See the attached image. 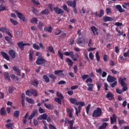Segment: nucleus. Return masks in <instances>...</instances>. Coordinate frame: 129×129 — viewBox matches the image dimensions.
<instances>
[{
	"mask_svg": "<svg viewBox=\"0 0 129 129\" xmlns=\"http://www.w3.org/2000/svg\"><path fill=\"white\" fill-rule=\"evenodd\" d=\"M56 96H57L58 98H60L61 99H63V98H64V96H63V95H62L61 93L59 92H56Z\"/></svg>",
	"mask_w": 129,
	"mask_h": 129,
	"instance_id": "obj_51",
	"label": "nucleus"
},
{
	"mask_svg": "<svg viewBox=\"0 0 129 129\" xmlns=\"http://www.w3.org/2000/svg\"><path fill=\"white\" fill-rule=\"evenodd\" d=\"M37 113H38V110L35 109V110H33L32 111V112L31 113V115L29 116L28 119L29 120H31V119H33V118L35 117V116H36V114H37Z\"/></svg>",
	"mask_w": 129,
	"mask_h": 129,
	"instance_id": "obj_14",
	"label": "nucleus"
},
{
	"mask_svg": "<svg viewBox=\"0 0 129 129\" xmlns=\"http://www.w3.org/2000/svg\"><path fill=\"white\" fill-rule=\"evenodd\" d=\"M111 124H113V122H116V115L115 114H113L112 116L110 117Z\"/></svg>",
	"mask_w": 129,
	"mask_h": 129,
	"instance_id": "obj_16",
	"label": "nucleus"
},
{
	"mask_svg": "<svg viewBox=\"0 0 129 129\" xmlns=\"http://www.w3.org/2000/svg\"><path fill=\"white\" fill-rule=\"evenodd\" d=\"M63 55L64 56H70V57L73 58V61H77V58L75 57V55H74V52L73 51H66L63 52Z\"/></svg>",
	"mask_w": 129,
	"mask_h": 129,
	"instance_id": "obj_5",
	"label": "nucleus"
},
{
	"mask_svg": "<svg viewBox=\"0 0 129 129\" xmlns=\"http://www.w3.org/2000/svg\"><path fill=\"white\" fill-rule=\"evenodd\" d=\"M53 29L51 26L46 27L44 28V32H48V33H52Z\"/></svg>",
	"mask_w": 129,
	"mask_h": 129,
	"instance_id": "obj_26",
	"label": "nucleus"
},
{
	"mask_svg": "<svg viewBox=\"0 0 129 129\" xmlns=\"http://www.w3.org/2000/svg\"><path fill=\"white\" fill-rule=\"evenodd\" d=\"M67 4L69 7L76 8V0H74L73 1H68L67 2Z\"/></svg>",
	"mask_w": 129,
	"mask_h": 129,
	"instance_id": "obj_9",
	"label": "nucleus"
},
{
	"mask_svg": "<svg viewBox=\"0 0 129 129\" xmlns=\"http://www.w3.org/2000/svg\"><path fill=\"white\" fill-rule=\"evenodd\" d=\"M20 35H21V32H20V31H15V37H16V38H19Z\"/></svg>",
	"mask_w": 129,
	"mask_h": 129,
	"instance_id": "obj_61",
	"label": "nucleus"
},
{
	"mask_svg": "<svg viewBox=\"0 0 129 129\" xmlns=\"http://www.w3.org/2000/svg\"><path fill=\"white\" fill-rule=\"evenodd\" d=\"M104 15V11L103 10H101L100 11V13L98 14V17L99 18H101L102 16Z\"/></svg>",
	"mask_w": 129,
	"mask_h": 129,
	"instance_id": "obj_52",
	"label": "nucleus"
},
{
	"mask_svg": "<svg viewBox=\"0 0 129 129\" xmlns=\"http://www.w3.org/2000/svg\"><path fill=\"white\" fill-rule=\"evenodd\" d=\"M33 47L34 49H35V50H40V46L38 45V44H36V43H34L33 44Z\"/></svg>",
	"mask_w": 129,
	"mask_h": 129,
	"instance_id": "obj_58",
	"label": "nucleus"
},
{
	"mask_svg": "<svg viewBox=\"0 0 129 129\" xmlns=\"http://www.w3.org/2000/svg\"><path fill=\"white\" fill-rule=\"evenodd\" d=\"M46 63V60L42 57H39L36 61L37 65H42Z\"/></svg>",
	"mask_w": 129,
	"mask_h": 129,
	"instance_id": "obj_7",
	"label": "nucleus"
},
{
	"mask_svg": "<svg viewBox=\"0 0 129 129\" xmlns=\"http://www.w3.org/2000/svg\"><path fill=\"white\" fill-rule=\"evenodd\" d=\"M115 8L119 13H123L124 12V9H122L121 6L120 5H117L115 6Z\"/></svg>",
	"mask_w": 129,
	"mask_h": 129,
	"instance_id": "obj_19",
	"label": "nucleus"
},
{
	"mask_svg": "<svg viewBox=\"0 0 129 129\" xmlns=\"http://www.w3.org/2000/svg\"><path fill=\"white\" fill-rule=\"evenodd\" d=\"M116 81V78L110 75H109L107 78V81L109 82V83H112L114 81Z\"/></svg>",
	"mask_w": 129,
	"mask_h": 129,
	"instance_id": "obj_8",
	"label": "nucleus"
},
{
	"mask_svg": "<svg viewBox=\"0 0 129 129\" xmlns=\"http://www.w3.org/2000/svg\"><path fill=\"white\" fill-rule=\"evenodd\" d=\"M48 117V115H47L46 113H43L40 115H39L37 117V119L39 120H42V119H44V120H46Z\"/></svg>",
	"mask_w": 129,
	"mask_h": 129,
	"instance_id": "obj_13",
	"label": "nucleus"
},
{
	"mask_svg": "<svg viewBox=\"0 0 129 129\" xmlns=\"http://www.w3.org/2000/svg\"><path fill=\"white\" fill-rule=\"evenodd\" d=\"M44 105L46 107V108H47V109H51V108L52 107V105H51V104H48V105H47L46 103H44Z\"/></svg>",
	"mask_w": 129,
	"mask_h": 129,
	"instance_id": "obj_59",
	"label": "nucleus"
},
{
	"mask_svg": "<svg viewBox=\"0 0 129 129\" xmlns=\"http://www.w3.org/2000/svg\"><path fill=\"white\" fill-rule=\"evenodd\" d=\"M48 77H49V78H51V82H55V80H56V79H57V77L55 76H54V75L53 74H49L48 75Z\"/></svg>",
	"mask_w": 129,
	"mask_h": 129,
	"instance_id": "obj_32",
	"label": "nucleus"
},
{
	"mask_svg": "<svg viewBox=\"0 0 129 129\" xmlns=\"http://www.w3.org/2000/svg\"><path fill=\"white\" fill-rule=\"evenodd\" d=\"M86 43V41H85V39L83 38L82 37L78 38L77 39V44L79 45V46L81 47H84V46H85Z\"/></svg>",
	"mask_w": 129,
	"mask_h": 129,
	"instance_id": "obj_4",
	"label": "nucleus"
},
{
	"mask_svg": "<svg viewBox=\"0 0 129 129\" xmlns=\"http://www.w3.org/2000/svg\"><path fill=\"white\" fill-rule=\"evenodd\" d=\"M66 62H67V63H68L69 66H72V65H73V62L72 60H71L69 58H67L66 59Z\"/></svg>",
	"mask_w": 129,
	"mask_h": 129,
	"instance_id": "obj_27",
	"label": "nucleus"
},
{
	"mask_svg": "<svg viewBox=\"0 0 129 129\" xmlns=\"http://www.w3.org/2000/svg\"><path fill=\"white\" fill-rule=\"evenodd\" d=\"M62 99H61V98H54V101H55V102H57V103H58V104H62Z\"/></svg>",
	"mask_w": 129,
	"mask_h": 129,
	"instance_id": "obj_38",
	"label": "nucleus"
},
{
	"mask_svg": "<svg viewBox=\"0 0 129 129\" xmlns=\"http://www.w3.org/2000/svg\"><path fill=\"white\" fill-rule=\"evenodd\" d=\"M87 86H88L87 89L88 91H92V90H93V88H94V84H88Z\"/></svg>",
	"mask_w": 129,
	"mask_h": 129,
	"instance_id": "obj_23",
	"label": "nucleus"
},
{
	"mask_svg": "<svg viewBox=\"0 0 129 129\" xmlns=\"http://www.w3.org/2000/svg\"><path fill=\"white\" fill-rule=\"evenodd\" d=\"M102 113V110H101V108L97 107V109L93 111L92 113V116L93 117H99L101 115Z\"/></svg>",
	"mask_w": 129,
	"mask_h": 129,
	"instance_id": "obj_3",
	"label": "nucleus"
},
{
	"mask_svg": "<svg viewBox=\"0 0 129 129\" xmlns=\"http://www.w3.org/2000/svg\"><path fill=\"white\" fill-rule=\"evenodd\" d=\"M57 55H58V57L60 58V59H61V60H63V59H64L63 53L61 52V50L58 51Z\"/></svg>",
	"mask_w": 129,
	"mask_h": 129,
	"instance_id": "obj_41",
	"label": "nucleus"
},
{
	"mask_svg": "<svg viewBox=\"0 0 129 129\" xmlns=\"http://www.w3.org/2000/svg\"><path fill=\"white\" fill-rule=\"evenodd\" d=\"M118 124L120 125H121V124H123V123H125V121H124V120H120V118H118Z\"/></svg>",
	"mask_w": 129,
	"mask_h": 129,
	"instance_id": "obj_57",
	"label": "nucleus"
},
{
	"mask_svg": "<svg viewBox=\"0 0 129 129\" xmlns=\"http://www.w3.org/2000/svg\"><path fill=\"white\" fill-rule=\"evenodd\" d=\"M31 95H33L35 97L38 96V93L37 92V90L34 89H31Z\"/></svg>",
	"mask_w": 129,
	"mask_h": 129,
	"instance_id": "obj_34",
	"label": "nucleus"
},
{
	"mask_svg": "<svg viewBox=\"0 0 129 129\" xmlns=\"http://www.w3.org/2000/svg\"><path fill=\"white\" fill-rule=\"evenodd\" d=\"M103 21L105 22H111L112 21H113V18L109 16H105L103 17Z\"/></svg>",
	"mask_w": 129,
	"mask_h": 129,
	"instance_id": "obj_18",
	"label": "nucleus"
},
{
	"mask_svg": "<svg viewBox=\"0 0 129 129\" xmlns=\"http://www.w3.org/2000/svg\"><path fill=\"white\" fill-rule=\"evenodd\" d=\"M91 30L93 32L94 36H95L96 34L98 35V29L95 26H92L91 27ZM95 32L96 34H95Z\"/></svg>",
	"mask_w": 129,
	"mask_h": 129,
	"instance_id": "obj_17",
	"label": "nucleus"
},
{
	"mask_svg": "<svg viewBox=\"0 0 129 129\" xmlns=\"http://www.w3.org/2000/svg\"><path fill=\"white\" fill-rule=\"evenodd\" d=\"M13 115L15 117H19V116L20 115V111H15L13 113Z\"/></svg>",
	"mask_w": 129,
	"mask_h": 129,
	"instance_id": "obj_48",
	"label": "nucleus"
},
{
	"mask_svg": "<svg viewBox=\"0 0 129 129\" xmlns=\"http://www.w3.org/2000/svg\"><path fill=\"white\" fill-rule=\"evenodd\" d=\"M106 98H110L109 100H112L114 98L113 97V95L110 92H109L106 95Z\"/></svg>",
	"mask_w": 129,
	"mask_h": 129,
	"instance_id": "obj_24",
	"label": "nucleus"
},
{
	"mask_svg": "<svg viewBox=\"0 0 129 129\" xmlns=\"http://www.w3.org/2000/svg\"><path fill=\"white\" fill-rule=\"evenodd\" d=\"M50 13V11H49V10L47 9H45L44 10H42L40 14L41 15H49V13Z\"/></svg>",
	"mask_w": 129,
	"mask_h": 129,
	"instance_id": "obj_31",
	"label": "nucleus"
},
{
	"mask_svg": "<svg viewBox=\"0 0 129 129\" xmlns=\"http://www.w3.org/2000/svg\"><path fill=\"white\" fill-rule=\"evenodd\" d=\"M30 22L31 24H36V25H37V24H38V19L33 17L31 19Z\"/></svg>",
	"mask_w": 129,
	"mask_h": 129,
	"instance_id": "obj_40",
	"label": "nucleus"
},
{
	"mask_svg": "<svg viewBox=\"0 0 129 129\" xmlns=\"http://www.w3.org/2000/svg\"><path fill=\"white\" fill-rule=\"evenodd\" d=\"M5 39L7 41H8V43H9V44H13V42H12V39H11V38H10V37L6 36L5 37Z\"/></svg>",
	"mask_w": 129,
	"mask_h": 129,
	"instance_id": "obj_49",
	"label": "nucleus"
},
{
	"mask_svg": "<svg viewBox=\"0 0 129 129\" xmlns=\"http://www.w3.org/2000/svg\"><path fill=\"white\" fill-rule=\"evenodd\" d=\"M6 34H7V35L8 36H10L11 39H12V38H13V35L12 34V33H11V32H10V30L9 29H7V30L6 31Z\"/></svg>",
	"mask_w": 129,
	"mask_h": 129,
	"instance_id": "obj_62",
	"label": "nucleus"
},
{
	"mask_svg": "<svg viewBox=\"0 0 129 129\" xmlns=\"http://www.w3.org/2000/svg\"><path fill=\"white\" fill-rule=\"evenodd\" d=\"M0 114L1 115H7V111H6V108L4 107H2L0 109Z\"/></svg>",
	"mask_w": 129,
	"mask_h": 129,
	"instance_id": "obj_22",
	"label": "nucleus"
},
{
	"mask_svg": "<svg viewBox=\"0 0 129 129\" xmlns=\"http://www.w3.org/2000/svg\"><path fill=\"white\" fill-rule=\"evenodd\" d=\"M70 101H71V103H72V104H75V105H79L78 108L76 107V106H74V107L76 110V115H77V116H79V115L78 114L80 113V111H81V107H82V106H85V103L82 101L78 102L76 98H70Z\"/></svg>",
	"mask_w": 129,
	"mask_h": 129,
	"instance_id": "obj_1",
	"label": "nucleus"
},
{
	"mask_svg": "<svg viewBox=\"0 0 129 129\" xmlns=\"http://www.w3.org/2000/svg\"><path fill=\"white\" fill-rule=\"evenodd\" d=\"M125 81H126V78H119L118 79L119 83H120L122 87H123L122 90L123 92H124V91H126L127 89V87L126 86V83H125Z\"/></svg>",
	"mask_w": 129,
	"mask_h": 129,
	"instance_id": "obj_2",
	"label": "nucleus"
},
{
	"mask_svg": "<svg viewBox=\"0 0 129 129\" xmlns=\"http://www.w3.org/2000/svg\"><path fill=\"white\" fill-rule=\"evenodd\" d=\"M9 54L12 59H15L16 58V52L14 49H10L9 51Z\"/></svg>",
	"mask_w": 129,
	"mask_h": 129,
	"instance_id": "obj_15",
	"label": "nucleus"
},
{
	"mask_svg": "<svg viewBox=\"0 0 129 129\" xmlns=\"http://www.w3.org/2000/svg\"><path fill=\"white\" fill-rule=\"evenodd\" d=\"M33 123L35 126H37V125H39V120H38V119H34Z\"/></svg>",
	"mask_w": 129,
	"mask_h": 129,
	"instance_id": "obj_53",
	"label": "nucleus"
},
{
	"mask_svg": "<svg viewBox=\"0 0 129 129\" xmlns=\"http://www.w3.org/2000/svg\"><path fill=\"white\" fill-rule=\"evenodd\" d=\"M38 111L39 113H45V112H46V111H45L44 109L42 108V107H39Z\"/></svg>",
	"mask_w": 129,
	"mask_h": 129,
	"instance_id": "obj_56",
	"label": "nucleus"
},
{
	"mask_svg": "<svg viewBox=\"0 0 129 129\" xmlns=\"http://www.w3.org/2000/svg\"><path fill=\"white\" fill-rule=\"evenodd\" d=\"M33 55H34V51L33 50H30L29 52V61H33Z\"/></svg>",
	"mask_w": 129,
	"mask_h": 129,
	"instance_id": "obj_36",
	"label": "nucleus"
},
{
	"mask_svg": "<svg viewBox=\"0 0 129 129\" xmlns=\"http://www.w3.org/2000/svg\"><path fill=\"white\" fill-rule=\"evenodd\" d=\"M54 11L57 15H61V14H64V11L62 9L58 8V7H54Z\"/></svg>",
	"mask_w": 129,
	"mask_h": 129,
	"instance_id": "obj_11",
	"label": "nucleus"
},
{
	"mask_svg": "<svg viewBox=\"0 0 129 129\" xmlns=\"http://www.w3.org/2000/svg\"><path fill=\"white\" fill-rule=\"evenodd\" d=\"M6 11V7L4 6L3 4L0 5V12Z\"/></svg>",
	"mask_w": 129,
	"mask_h": 129,
	"instance_id": "obj_64",
	"label": "nucleus"
},
{
	"mask_svg": "<svg viewBox=\"0 0 129 129\" xmlns=\"http://www.w3.org/2000/svg\"><path fill=\"white\" fill-rule=\"evenodd\" d=\"M25 94L27 95L28 96H32V89H30L29 90H27L25 92Z\"/></svg>",
	"mask_w": 129,
	"mask_h": 129,
	"instance_id": "obj_45",
	"label": "nucleus"
},
{
	"mask_svg": "<svg viewBox=\"0 0 129 129\" xmlns=\"http://www.w3.org/2000/svg\"><path fill=\"white\" fill-rule=\"evenodd\" d=\"M61 72H64V71H63V70H57V71H55L54 72V73L55 75H58V74H60V73H61Z\"/></svg>",
	"mask_w": 129,
	"mask_h": 129,
	"instance_id": "obj_63",
	"label": "nucleus"
},
{
	"mask_svg": "<svg viewBox=\"0 0 129 129\" xmlns=\"http://www.w3.org/2000/svg\"><path fill=\"white\" fill-rule=\"evenodd\" d=\"M12 69L14 71H15L17 75L18 76H21V70L20 69L17 68V67L14 66L12 68Z\"/></svg>",
	"mask_w": 129,
	"mask_h": 129,
	"instance_id": "obj_20",
	"label": "nucleus"
},
{
	"mask_svg": "<svg viewBox=\"0 0 129 129\" xmlns=\"http://www.w3.org/2000/svg\"><path fill=\"white\" fill-rule=\"evenodd\" d=\"M15 13L17 15L18 18L20 19V20H22L24 23L28 21V19L26 18V17H25V15H24V14H23L22 13L19 12L18 11H16Z\"/></svg>",
	"mask_w": 129,
	"mask_h": 129,
	"instance_id": "obj_6",
	"label": "nucleus"
},
{
	"mask_svg": "<svg viewBox=\"0 0 129 129\" xmlns=\"http://www.w3.org/2000/svg\"><path fill=\"white\" fill-rule=\"evenodd\" d=\"M43 22H40L39 23V25L37 26V28L42 31V30H43Z\"/></svg>",
	"mask_w": 129,
	"mask_h": 129,
	"instance_id": "obj_50",
	"label": "nucleus"
},
{
	"mask_svg": "<svg viewBox=\"0 0 129 129\" xmlns=\"http://www.w3.org/2000/svg\"><path fill=\"white\" fill-rule=\"evenodd\" d=\"M47 49L49 52H50V53L55 54V50H54V48H53V47L49 46L47 47Z\"/></svg>",
	"mask_w": 129,
	"mask_h": 129,
	"instance_id": "obj_37",
	"label": "nucleus"
},
{
	"mask_svg": "<svg viewBox=\"0 0 129 129\" xmlns=\"http://www.w3.org/2000/svg\"><path fill=\"white\" fill-rule=\"evenodd\" d=\"M6 126L8 129H13L14 128V123H7V124H6Z\"/></svg>",
	"mask_w": 129,
	"mask_h": 129,
	"instance_id": "obj_33",
	"label": "nucleus"
},
{
	"mask_svg": "<svg viewBox=\"0 0 129 129\" xmlns=\"http://www.w3.org/2000/svg\"><path fill=\"white\" fill-rule=\"evenodd\" d=\"M61 33H62V30L58 29H57L54 31V34L56 35V36L60 35Z\"/></svg>",
	"mask_w": 129,
	"mask_h": 129,
	"instance_id": "obj_47",
	"label": "nucleus"
},
{
	"mask_svg": "<svg viewBox=\"0 0 129 129\" xmlns=\"http://www.w3.org/2000/svg\"><path fill=\"white\" fill-rule=\"evenodd\" d=\"M96 58L97 59V61H98L99 62V61H100V56H99V53L98 52V51H97L96 52Z\"/></svg>",
	"mask_w": 129,
	"mask_h": 129,
	"instance_id": "obj_54",
	"label": "nucleus"
},
{
	"mask_svg": "<svg viewBox=\"0 0 129 129\" xmlns=\"http://www.w3.org/2000/svg\"><path fill=\"white\" fill-rule=\"evenodd\" d=\"M18 47H19V48L21 49L22 51H23V50H24V49L25 48V45L23 43L18 42Z\"/></svg>",
	"mask_w": 129,
	"mask_h": 129,
	"instance_id": "obj_35",
	"label": "nucleus"
},
{
	"mask_svg": "<svg viewBox=\"0 0 129 129\" xmlns=\"http://www.w3.org/2000/svg\"><path fill=\"white\" fill-rule=\"evenodd\" d=\"M127 6L129 7V2L123 3L122 5V7L123 8V9L129 10V8Z\"/></svg>",
	"mask_w": 129,
	"mask_h": 129,
	"instance_id": "obj_29",
	"label": "nucleus"
},
{
	"mask_svg": "<svg viewBox=\"0 0 129 129\" xmlns=\"http://www.w3.org/2000/svg\"><path fill=\"white\" fill-rule=\"evenodd\" d=\"M96 84L97 85L98 91H100V88H101V87L102 86V84L99 83V82H97Z\"/></svg>",
	"mask_w": 129,
	"mask_h": 129,
	"instance_id": "obj_44",
	"label": "nucleus"
},
{
	"mask_svg": "<svg viewBox=\"0 0 129 129\" xmlns=\"http://www.w3.org/2000/svg\"><path fill=\"white\" fill-rule=\"evenodd\" d=\"M68 112H69V117H73V114L72 113L73 111V109H71L70 108L67 109Z\"/></svg>",
	"mask_w": 129,
	"mask_h": 129,
	"instance_id": "obj_39",
	"label": "nucleus"
},
{
	"mask_svg": "<svg viewBox=\"0 0 129 129\" xmlns=\"http://www.w3.org/2000/svg\"><path fill=\"white\" fill-rule=\"evenodd\" d=\"M108 123L106 122L103 123L102 125L101 126H100L99 127V129H105L106 128V126L108 125Z\"/></svg>",
	"mask_w": 129,
	"mask_h": 129,
	"instance_id": "obj_42",
	"label": "nucleus"
},
{
	"mask_svg": "<svg viewBox=\"0 0 129 129\" xmlns=\"http://www.w3.org/2000/svg\"><path fill=\"white\" fill-rule=\"evenodd\" d=\"M114 83L110 84V85L111 86V87H112V88H114V87H115V86H116L117 84V81H115L113 82Z\"/></svg>",
	"mask_w": 129,
	"mask_h": 129,
	"instance_id": "obj_55",
	"label": "nucleus"
},
{
	"mask_svg": "<svg viewBox=\"0 0 129 129\" xmlns=\"http://www.w3.org/2000/svg\"><path fill=\"white\" fill-rule=\"evenodd\" d=\"M14 90H15V88L14 87L10 86L9 87L8 92H9V93H10V94H12V93L14 92Z\"/></svg>",
	"mask_w": 129,
	"mask_h": 129,
	"instance_id": "obj_43",
	"label": "nucleus"
},
{
	"mask_svg": "<svg viewBox=\"0 0 129 129\" xmlns=\"http://www.w3.org/2000/svg\"><path fill=\"white\" fill-rule=\"evenodd\" d=\"M105 11L107 15H108V14H111L112 13L111 8H106Z\"/></svg>",
	"mask_w": 129,
	"mask_h": 129,
	"instance_id": "obj_60",
	"label": "nucleus"
},
{
	"mask_svg": "<svg viewBox=\"0 0 129 129\" xmlns=\"http://www.w3.org/2000/svg\"><path fill=\"white\" fill-rule=\"evenodd\" d=\"M0 54H1L2 57H3L4 59H6L7 61H10V56H9V54L6 52L2 51H1Z\"/></svg>",
	"mask_w": 129,
	"mask_h": 129,
	"instance_id": "obj_10",
	"label": "nucleus"
},
{
	"mask_svg": "<svg viewBox=\"0 0 129 129\" xmlns=\"http://www.w3.org/2000/svg\"><path fill=\"white\" fill-rule=\"evenodd\" d=\"M43 79H44L46 83H49V82H50V78H49V77H48V76L44 75L43 76Z\"/></svg>",
	"mask_w": 129,
	"mask_h": 129,
	"instance_id": "obj_28",
	"label": "nucleus"
},
{
	"mask_svg": "<svg viewBox=\"0 0 129 129\" xmlns=\"http://www.w3.org/2000/svg\"><path fill=\"white\" fill-rule=\"evenodd\" d=\"M75 121V120L74 119H72L70 121V129H77L76 126H73Z\"/></svg>",
	"mask_w": 129,
	"mask_h": 129,
	"instance_id": "obj_21",
	"label": "nucleus"
},
{
	"mask_svg": "<svg viewBox=\"0 0 129 129\" xmlns=\"http://www.w3.org/2000/svg\"><path fill=\"white\" fill-rule=\"evenodd\" d=\"M4 78L7 80H8V81L11 82V78L10 77V75H9V73H4Z\"/></svg>",
	"mask_w": 129,
	"mask_h": 129,
	"instance_id": "obj_30",
	"label": "nucleus"
},
{
	"mask_svg": "<svg viewBox=\"0 0 129 129\" xmlns=\"http://www.w3.org/2000/svg\"><path fill=\"white\" fill-rule=\"evenodd\" d=\"M10 21L11 23V24H12V25H14V26H17V25H18V21H16V20H14V19L10 18Z\"/></svg>",
	"mask_w": 129,
	"mask_h": 129,
	"instance_id": "obj_46",
	"label": "nucleus"
},
{
	"mask_svg": "<svg viewBox=\"0 0 129 129\" xmlns=\"http://www.w3.org/2000/svg\"><path fill=\"white\" fill-rule=\"evenodd\" d=\"M30 84L37 88L39 85V81L36 79H34L33 81L30 82Z\"/></svg>",
	"mask_w": 129,
	"mask_h": 129,
	"instance_id": "obj_12",
	"label": "nucleus"
},
{
	"mask_svg": "<svg viewBox=\"0 0 129 129\" xmlns=\"http://www.w3.org/2000/svg\"><path fill=\"white\" fill-rule=\"evenodd\" d=\"M26 100L27 102L29 103V104H35V101L32 98H30L29 97L26 98Z\"/></svg>",
	"mask_w": 129,
	"mask_h": 129,
	"instance_id": "obj_25",
	"label": "nucleus"
}]
</instances>
